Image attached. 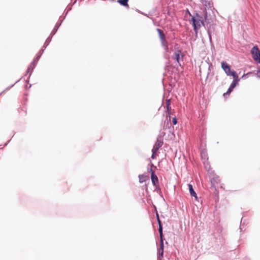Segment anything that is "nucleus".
I'll return each instance as SVG.
<instances>
[{"mask_svg":"<svg viewBox=\"0 0 260 260\" xmlns=\"http://www.w3.org/2000/svg\"><path fill=\"white\" fill-rule=\"evenodd\" d=\"M157 31L158 32L159 39L160 40L166 39L165 35L161 29L159 28H157Z\"/></svg>","mask_w":260,"mask_h":260,"instance_id":"2eb2a0df","label":"nucleus"},{"mask_svg":"<svg viewBox=\"0 0 260 260\" xmlns=\"http://www.w3.org/2000/svg\"><path fill=\"white\" fill-rule=\"evenodd\" d=\"M44 49H42L40 51L38 52V53L37 54L36 57L34 60V63H37V62L38 61L39 59H40L41 56L43 54L44 52Z\"/></svg>","mask_w":260,"mask_h":260,"instance_id":"ddd939ff","label":"nucleus"},{"mask_svg":"<svg viewBox=\"0 0 260 260\" xmlns=\"http://www.w3.org/2000/svg\"><path fill=\"white\" fill-rule=\"evenodd\" d=\"M151 178L152 183L154 185H156V183H158V178L153 172H152Z\"/></svg>","mask_w":260,"mask_h":260,"instance_id":"f8f14e48","label":"nucleus"},{"mask_svg":"<svg viewBox=\"0 0 260 260\" xmlns=\"http://www.w3.org/2000/svg\"><path fill=\"white\" fill-rule=\"evenodd\" d=\"M36 64H37V63H34V61H32V62H31V64L28 67L26 72H27V74L30 73L29 77H30V76L31 73L32 72L34 69L36 67Z\"/></svg>","mask_w":260,"mask_h":260,"instance_id":"1a4fd4ad","label":"nucleus"},{"mask_svg":"<svg viewBox=\"0 0 260 260\" xmlns=\"http://www.w3.org/2000/svg\"><path fill=\"white\" fill-rule=\"evenodd\" d=\"M188 186L189 190L190 195L192 197H194L195 198L196 200H197L198 197H197L196 193L195 192V191L193 190L192 185L190 184H188Z\"/></svg>","mask_w":260,"mask_h":260,"instance_id":"6e6552de","label":"nucleus"},{"mask_svg":"<svg viewBox=\"0 0 260 260\" xmlns=\"http://www.w3.org/2000/svg\"><path fill=\"white\" fill-rule=\"evenodd\" d=\"M172 122H173V124L174 125H175V124H177V119H176V118L175 117L173 118Z\"/></svg>","mask_w":260,"mask_h":260,"instance_id":"4be33fe9","label":"nucleus"},{"mask_svg":"<svg viewBox=\"0 0 260 260\" xmlns=\"http://www.w3.org/2000/svg\"><path fill=\"white\" fill-rule=\"evenodd\" d=\"M52 36L50 35V36H49L46 40L44 44V49H45L46 47L49 45V43L50 42L51 40V38H52Z\"/></svg>","mask_w":260,"mask_h":260,"instance_id":"a211bd4d","label":"nucleus"},{"mask_svg":"<svg viewBox=\"0 0 260 260\" xmlns=\"http://www.w3.org/2000/svg\"><path fill=\"white\" fill-rule=\"evenodd\" d=\"M171 102L170 100H167L166 102V107L168 111H169L171 109L170 107Z\"/></svg>","mask_w":260,"mask_h":260,"instance_id":"aec40b11","label":"nucleus"},{"mask_svg":"<svg viewBox=\"0 0 260 260\" xmlns=\"http://www.w3.org/2000/svg\"><path fill=\"white\" fill-rule=\"evenodd\" d=\"M203 5L205 7L204 11V18L206 23L210 24L214 19L213 11L212 10V4L209 0H201Z\"/></svg>","mask_w":260,"mask_h":260,"instance_id":"f257e3e1","label":"nucleus"},{"mask_svg":"<svg viewBox=\"0 0 260 260\" xmlns=\"http://www.w3.org/2000/svg\"><path fill=\"white\" fill-rule=\"evenodd\" d=\"M128 0H118L117 2L123 6L128 7Z\"/></svg>","mask_w":260,"mask_h":260,"instance_id":"dca6fc26","label":"nucleus"},{"mask_svg":"<svg viewBox=\"0 0 260 260\" xmlns=\"http://www.w3.org/2000/svg\"><path fill=\"white\" fill-rule=\"evenodd\" d=\"M160 41H161V45L164 47L165 50L166 52H169L168 44V42L166 41V39L160 40Z\"/></svg>","mask_w":260,"mask_h":260,"instance_id":"9b49d317","label":"nucleus"},{"mask_svg":"<svg viewBox=\"0 0 260 260\" xmlns=\"http://www.w3.org/2000/svg\"><path fill=\"white\" fill-rule=\"evenodd\" d=\"M60 24H56L55 27H54L53 30L51 31V34H50V35L52 37L53 36H54L55 33L56 32L57 29H58L59 26H60Z\"/></svg>","mask_w":260,"mask_h":260,"instance_id":"f3484780","label":"nucleus"},{"mask_svg":"<svg viewBox=\"0 0 260 260\" xmlns=\"http://www.w3.org/2000/svg\"><path fill=\"white\" fill-rule=\"evenodd\" d=\"M233 89H234L231 88V87L230 86L226 92L224 93L223 95H225L226 94H229L233 91Z\"/></svg>","mask_w":260,"mask_h":260,"instance_id":"412c9836","label":"nucleus"},{"mask_svg":"<svg viewBox=\"0 0 260 260\" xmlns=\"http://www.w3.org/2000/svg\"><path fill=\"white\" fill-rule=\"evenodd\" d=\"M221 68L227 76H233V77H235V76H238L236 72L231 70L230 66L226 62L223 61L221 62Z\"/></svg>","mask_w":260,"mask_h":260,"instance_id":"20e7f679","label":"nucleus"},{"mask_svg":"<svg viewBox=\"0 0 260 260\" xmlns=\"http://www.w3.org/2000/svg\"><path fill=\"white\" fill-rule=\"evenodd\" d=\"M201 156L204 161H206L208 159L207 153L206 151L203 150L201 153Z\"/></svg>","mask_w":260,"mask_h":260,"instance_id":"4468645a","label":"nucleus"},{"mask_svg":"<svg viewBox=\"0 0 260 260\" xmlns=\"http://www.w3.org/2000/svg\"><path fill=\"white\" fill-rule=\"evenodd\" d=\"M233 78H234V80L230 85V87H231V88H233V89H234L236 85L238 84V82L240 81V79H239L238 76H235V77H233Z\"/></svg>","mask_w":260,"mask_h":260,"instance_id":"9d476101","label":"nucleus"},{"mask_svg":"<svg viewBox=\"0 0 260 260\" xmlns=\"http://www.w3.org/2000/svg\"><path fill=\"white\" fill-rule=\"evenodd\" d=\"M256 76L257 77L260 78V69L257 71Z\"/></svg>","mask_w":260,"mask_h":260,"instance_id":"b1692460","label":"nucleus"},{"mask_svg":"<svg viewBox=\"0 0 260 260\" xmlns=\"http://www.w3.org/2000/svg\"><path fill=\"white\" fill-rule=\"evenodd\" d=\"M139 178L140 183H143L145 181V176L144 175H139Z\"/></svg>","mask_w":260,"mask_h":260,"instance_id":"6ab92c4d","label":"nucleus"},{"mask_svg":"<svg viewBox=\"0 0 260 260\" xmlns=\"http://www.w3.org/2000/svg\"><path fill=\"white\" fill-rule=\"evenodd\" d=\"M253 59L260 63V51L257 46H254L251 50Z\"/></svg>","mask_w":260,"mask_h":260,"instance_id":"39448f33","label":"nucleus"},{"mask_svg":"<svg viewBox=\"0 0 260 260\" xmlns=\"http://www.w3.org/2000/svg\"><path fill=\"white\" fill-rule=\"evenodd\" d=\"M157 152H154V151H153V150H152V155H151V158H153V159H154L155 158V154Z\"/></svg>","mask_w":260,"mask_h":260,"instance_id":"5701e85b","label":"nucleus"},{"mask_svg":"<svg viewBox=\"0 0 260 260\" xmlns=\"http://www.w3.org/2000/svg\"><path fill=\"white\" fill-rule=\"evenodd\" d=\"M251 74V72H249L248 73H247L246 74H244L242 76V78H244L246 76L249 75V74Z\"/></svg>","mask_w":260,"mask_h":260,"instance_id":"393cba45","label":"nucleus"},{"mask_svg":"<svg viewBox=\"0 0 260 260\" xmlns=\"http://www.w3.org/2000/svg\"><path fill=\"white\" fill-rule=\"evenodd\" d=\"M183 54L180 50H177L174 53L175 59L179 63L180 61L183 59Z\"/></svg>","mask_w":260,"mask_h":260,"instance_id":"423d86ee","label":"nucleus"},{"mask_svg":"<svg viewBox=\"0 0 260 260\" xmlns=\"http://www.w3.org/2000/svg\"><path fill=\"white\" fill-rule=\"evenodd\" d=\"M191 21L193 26V29L195 31L196 36L198 35V31L201 28L202 25H204V22L203 20V17L200 16L198 14H196L195 16L191 18Z\"/></svg>","mask_w":260,"mask_h":260,"instance_id":"f03ea898","label":"nucleus"},{"mask_svg":"<svg viewBox=\"0 0 260 260\" xmlns=\"http://www.w3.org/2000/svg\"><path fill=\"white\" fill-rule=\"evenodd\" d=\"M157 216V220L158 221V224H159V228H158V231L159 233L160 236V247L158 250V257L160 259H161L163 257L164 254V243H163V239H162V225L161 224V221L159 218L158 215L157 214H156Z\"/></svg>","mask_w":260,"mask_h":260,"instance_id":"7ed1b4c3","label":"nucleus"},{"mask_svg":"<svg viewBox=\"0 0 260 260\" xmlns=\"http://www.w3.org/2000/svg\"><path fill=\"white\" fill-rule=\"evenodd\" d=\"M162 143L163 142L162 141L157 139L152 150L154 152H157L159 148L162 146Z\"/></svg>","mask_w":260,"mask_h":260,"instance_id":"0eeeda50","label":"nucleus"},{"mask_svg":"<svg viewBox=\"0 0 260 260\" xmlns=\"http://www.w3.org/2000/svg\"><path fill=\"white\" fill-rule=\"evenodd\" d=\"M208 35H209L210 41L211 42V34L209 31H208Z\"/></svg>","mask_w":260,"mask_h":260,"instance_id":"a878e982","label":"nucleus"}]
</instances>
